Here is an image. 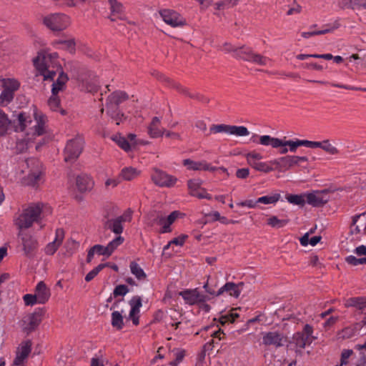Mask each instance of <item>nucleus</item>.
Returning a JSON list of instances; mask_svg holds the SVG:
<instances>
[{
  "label": "nucleus",
  "mask_w": 366,
  "mask_h": 366,
  "mask_svg": "<svg viewBox=\"0 0 366 366\" xmlns=\"http://www.w3.org/2000/svg\"><path fill=\"white\" fill-rule=\"evenodd\" d=\"M46 116L36 110L34 112L33 118L25 112L19 113L15 123V130L23 132L24 137L18 141V148L24 150L27 148L29 143L43 135L46 132Z\"/></svg>",
  "instance_id": "1"
},
{
  "label": "nucleus",
  "mask_w": 366,
  "mask_h": 366,
  "mask_svg": "<svg viewBox=\"0 0 366 366\" xmlns=\"http://www.w3.org/2000/svg\"><path fill=\"white\" fill-rule=\"evenodd\" d=\"M33 63L39 74L43 76L44 80L52 81L56 73L61 70L56 52L50 53L41 50L33 59Z\"/></svg>",
  "instance_id": "2"
},
{
  "label": "nucleus",
  "mask_w": 366,
  "mask_h": 366,
  "mask_svg": "<svg viewBox=\"0 0 366 366\" xmlns=\"http://www.w3.org/2000/svg\"><path fill=\"white\" fill-rule=\"evenodd\" d=\"M21 171L19 179L24 184L35 186L40 179L42 171L41 163L35 158L26 159L20 163Z\"/></svg>",
  "instance_id": "3"
},
{
  "label": "nucleus",
  "mask_w": 366,
  "mask_h": 366,
  "mask_svg": "<svg viewBox=\"0 0 366 366\" xmlns=\"http://www.w3.org/2000/svg\"><path fill=\"white\" fill-rule=\"evenodd\" d=\"M250 140L262 146H270L273 149H277L280 147H288L289 151L295 152L299 147L303 146L302 139L294 140H284L277 137H271L270 135L258 136L254 134Z\"/></svg>",
  "instance_id": "4"
},
{
  "label": "nucleus",
  "mask_w": 366,
  "mask_h": 366,
  "mask_svg": "<svg viewBox=\"0 0 366 366\" xmlns=\"http://www.w3.org/2000/svg\"><path fill=\"white\" fill-rule=\"evenodd\" d=\"M179 211H174L167 217L163 215L161 212H152L147 216L148 224L150 226L158 224L161 226L159 233L164 234L172 232L171 225L180 216Z\"/></svg>",
  "instance_id": "5"
},
{
  "label": "nucleus",
  "mask_w": 366,
  "mask_h": 366,
  "mask_svg": "<svg viewBox=\"0 0 366 366\" xmlns=\"http://www.w3.org/2000/svg\"><path fill=\"white\" fill-rule=\"evenodd\" d=\"M42 204H32L23 210L16 219V224L19 229L29 228L34 222H38L42 211Z\"/></svg>",
  "instance_id": "6"
},
{
  "label": "nucleus",
  "mask_w": 366,
  "mask_h": 366,
  "mask_svg": "<svg viewBox=\"0 0 366 366\" xmlns=\"http://www.w3.org/2000/svg\"><path fill=\"white\" fill-rule=\"evenodd\" d=\"M128 99V95L122 91H117L111 94L107 100L106 108L107 112L111 117L116 120V124L117 125L119 124V120L121 117H123L122 114L118 110L119 105L123 102L126 101Z\"/></svg>",
  "instance_id": "7"
},
{
  "label": "nucleus",
  "mask_w": 366,
  "mask_h": 366,
  "mask_svg": "<svg viewBox=\"0 0 366 366\" xmlns=\"http://www.w3.org/2000/svg\"><path fill=\"white\" fill-rule=\"evenodd\" d=\"M43 24L52 31H61L71 24L70 19L61 13L49 14L42 18Z\"/></svg>",
  "instance_id": "8"
},
{
  "label": "nucleus",
  "mask_w": 366,
  "mask_h": 366,
  "mask_svg": "<svg viewBox=\"0 0 366 366\" xmlns=\"http://www.w3.org/2000/svg\"><path fill=\"white\" fill-rule=\"evenodd\" d=\"M3 91L0 94V105L5 107L14 99V93L19 89L20 83L13 78H1Z\"/></svg>",
  "instance_id": "9"
},
{
  "label": "nucleus",
  "mask_w": 366,
  "mask_h": 366,
  "mask_svg": "<svg viewBox=\"0 0 366 366\" xmlns=\"http://www.w3.org/2000/svg\"><path fill=\"white\" fill-rule=\"evenodd\" d=\"M308 162L307 157L287 155L270 160V163L274 165V170L285 172L289 170L302 162Z\"/></svg>",
  "instance_id": "10"
},
{
  "label": "nucleus",
  "mask_w": 366,
  "mask_h": 366,
  "mask_svg": "<svg viewBox=\"0 0 366 366\" xmlns=\"http://www.w3.org/2000/svg\"><path fill=\"white\" fill-rule=\"evenodd\" d=\"M287 342V336L280 331H269L262 333V343L265 347L280 348Z\"/></svg>",
  "instance_id": "11"
},
{
  "label": "nucleus",
  "mask_w": 366,
  "mask_h": 366,
  "mask_svg": "<svg viewBox=\"0 0 366 366\" xmlns=\"http://www.w3.org/2000/svg\"><path fill=\"white\" fill-rule=\"evenodd\" d=\"M84 141L81 137H76L69 140L64 149L65 162H72L75 161L81 153Z\"/></svg>",
  "instance_id": "12"
},
{
  "label": "nucleus",
  "mask_w": 366,
  "mask_h": 366,
  "mask_svg": "<svg viewBox=\"0 0 366 366\" xmlns=\"http://www.w3.org/2000/svg\"><path fill=\"white\" fill-rule=\"evenodd\" d=\"M211 133H225L237 137H244L249 134L247 128L244 126L229 125L224 124H213L210 127Z\"/></svg>",
  "instance_id": "13"
},
{
  "label": "nucleus",
  "mask_w": 366,
  "mask_h": 366,
  "mask_svg": "<svg viewBox=\"0 0 366 366\" xmlns=\"http://www.w3.org/2000/svg\"><path fill=\"white\" fill-rule=\"evenodd\" d=\"M179 295L189 305H199L210 300L208 295L201 293L197 288L184 290L179 292Z\"/></svg>",
  "instance_id": "14"
},
{
  "label": "nucleus",
  "mask_w": 366,
  "mask_h": 366,
  "mask_svg": "<svg viewBox=\"0 0 366 366\" xmlns=\"http://www.w3.org/2000/svg\"><path fill=\"white\" fill-rule=\"evenodd\" d=\"M152 182L161 187H172L177 182V179L167 172L154 169L151 174Z\"/></svg>",
  "instance_id": "15"
},
{
  "label": "nucleus",
  "mask_w": 366,
  "mask_h": 366,
  "mask_svg": "<svg viewBox=\"0 0 366 366\" xmlns=\"http://www.w3.org/2000/svg\"><path fill=\"white\" fill-rule=\"evenodd\" d=\"M329 199L330 194L327 189L317 190L306 194L307 203L315 207L323 206Z\"/></svg>",
  "instance_id": "16"
},
{
  "label": "nucleus",
  "mask_w": 366,
  "mask_h": 366,
  "mask_svg": "<svg viewBox=\"0 0 366 366\" xmlns=\"http://www.w3.org/2000/svg\"><path fill=\"white\" fill-rule=\"evenodd\" d=\"M163 21L172 27L182 26L186 24V20L177 11L164 9L159 11Z\"/></svg>",
  "instance_id": "17"
},
{
  "label": "nucleus",
  "mask_w": 366,
  "mask_h": 366,
  "mask_svg": "<svg viewBox=\"0 0 366 366\" xmlns=\"http://www.w3.org/2000/svg\"><path fill=\"white\" fill-rule=\"evenodd\" d=\"M41 321V319L39 314L36 312L31 313L23 318L21 327L24 331L30 332L38 327Z\"/></svg>",
  "instance_id": "18"
},
{
  "label": "nucleus",
  "mask_w": 366,
  "mask_h": 366,
  "mask_svg": "<svg viewBox=\"0 0 366 366\" xmlns=\"http://www.w3.org/2000/svg\"><path fill=\"white\" fill-rule=\"evenodd\" d=\"M64 238V232L62 229H57L55 232L54 239L47 244L44 249V252L48 255L54 254L61 244Z\"/></svg>",
  "instance_id": "19"
},
{
  "label": "nucleus",
  "mask_w": 366,
  "mask_h": 366,
  "mask_svg": "<svg viewBox=\"0 0 366 366\" xmlns=\"http://www.w3.org/2000/svg\"><path fill=\"white\" fill-rule=\"evenodd\" d=\"M142 305V300L139 297H134L129 301L131 310L129 314V319L132 320L134 325H138L139 323V314Z\"/></svg>",
  "instance_id": "20"
},
{
  "label": "nucleus",
  "mask_w": 366,
  "mask_h": 366,
  "mask_svg": "<svg viewBox=\"0 0 366 366\" xmlns=\"http://www.w3.org/2000/svg\"><path fill=\"white\" fill-rule=\"evenodd\" d=\"M31 350V343L30 341L21 342L16 351V355L14 361L17 364L24 363V360L28 357Z\"/></svg>",
  "instance_id": "21"
},
{
  "label": "nucleus",
  "mask_w": 366,
  "mask_h": 366,
  "mask_svg": "<svg viewBox=\"0 0 366 366\" xmlns=\"http://www.w3.org/2000/svg\"><path fill=\"white\" fill-rule=\"evenodd\" d=\"M165 132V129L161 126V120L159 117H153L150 124L148 127V134L152 138L162 137Z\"/></svg>",
  "instance_id": "22"
},
{
  "label": "nucleus",
  "mask_w": 366,
  "mask_h": 366,
  "mask_svg": "<svg viewBox=\"0 0 366 366\" xmlns=\"http://www.w3.org/2000/svg\"><path fill=\"white\" fill-rule=\"evenodd\" d=\"M76 185L80 192H85L92 189L94 182L89 176L81 174L76 177Z\"/></svg>",
  "instance_id": "23"
},
{
  "label": "nucleus",
  "mask_w": 366,
  "mask_h": 366,
  "mask_svg": "<svg viewBox=\"0 0 366 366\" xmlns=\"http://www.w3.org/2000/svg\"><path fill=\"white\" fill-rule=\"evenodd\" d=\"M23 249L26 255H31L37 247L36 240L29 234H21Z\"/></svg>",
  "instance_id": "24"
},
{
  "label": "nucleus",
  "mask_w": 366,
  "mask_h": 366,
  "mask_svg": "<svg viewBox=\"0 0 366 366\" xmlns=\"http://www.w3.org/2000/svg\"><path fill=\"white\" fill-rule=\"evenodd\" d=\"M326 26V29L322 30H311L307 32H302L301 36L303 38L308 39L315 35H322L327 33H330L340 27V23L337 21H336L332 25H327Z\"/></svg>",
  "instance_id": "25"
},
{
  "label": "nucleus",
  "mask_w": 366,
  "mask_h": 366,
  "mask_svg": "<svg viewBox=\"0 0 366 366\" xmlns=\"http://www.w3.org/2000/svg\"><path fill=\"white\" fill-rule=\"evenodd\" d=\"M35 295L38 298V303L44 304L49 300L50 292L46 285L43 282H39L36 287Z\"/></svg>",
  "instance_id": "26"
},
{
  "label": "nucleus",
  "mask_w": 366,
  "mask_h": 366,
  "mask_svg": "<svg viewBox=\"0 0 366 366\" xmlns=\"http://www.w3.org/2000/svg\"><path fill=\"white\" fill-rule=\"evenodd\" d=\"M141 172L132 167H127L123 168L120 173L119 177L124 181H132L138 177Z\"/></svg>",
  "instance_id": "27"
},
{
  "label": "nucleus",
  "mask_w": 366,
  "mask_h": 366,
  "mask_svg": "<svg viewBox=\"0 0 366 366\" xmlns=\"http://www.w3.org/2000/svg\"><path fill=\"white\" fill-rule=\"evenodd\" d=\"M224 292H227L230 296L234 297H238L240 295V291L238 289V286L234 282L226 283L217 292L216 296H220Z\"/></svg>",
  "instance_id": "28"
},
{
  "label": "nucleus",
  "mask_w": 366,
  "mask_h": 366,
  "mask_svg": "<svg viewBox=\"0 0 366 366\" xmlns=\"http://www.w3.org/2000/svg\"><path fill=\"white\" fill-rule=\"evenodd\" d=\"M104 227L111 230L118 236L120 235L124 230L123 224L117 217L108 219L104 224Z\"/></svg>",
  "instance_id": "29"
},
{
  "label": "nucleus",
  "mask_w": 366,
  "mask_h": 366,
  "mask_svg": "<svg viewBox=\"0 0 366 366\" xmlns=\"http://www.w3.org/2000/svg\"><path fill=\"white\" fill-rule=\"evenodd\" d=\"M206 160L194 161L190 159H185L182 161V164L189 170L204 171Z\"/></svg>",
  "instance_id": "30"
},
{
  "label": "nucleus",
  "mask_w": 366,
  "mask_h": 366,
  "mask_svg": "<svg viewBox=\"0 0 366 366\" xmlns=\"http://www.w3.org/2000/svg\"><path fill=\"white\" fill-rule=\"evenodd\" d=\"M254 51L249 47L242 46L234 49L233 57L249 61Z\"/></svg>",
  "instance_id": "31"
},
{
  "label": "nucleus",
  "mask_w": 366,
  "mask_h": 366,
  "mask_svg": "<svg viewBox=\"0 0 366 366\" xmlns=\"http://www.w3.org/2000/svg\"><path fill=\"white\" fill-rule=\"evenodd\" d=\"M67 81V75L63 71H61L58 79L52 84L51 93L53 94H57L60 91L64 90Z\"/></svg>",
  "instance_id": "32"
},
{
  "label": "nucleus",
  "mask_w": 366,
  "mask_h": 366,
  "mask_svg": "<svg viewBox=\"0 0 366 366\" xmlns=\"http://www.w3.org/2000/svg\"><path fill=\"white\" fill-rule=\"evenodd\" d=\"M345 305L347 307H354L362 310L366 308V297H350L346 300Z\"/></svg>",
  "instance_id": "33"
},
{
  "label": "nucleus",
  "mask_w": 366,
  "mask_h": 366,
  "mask_svg": "<svg viewBox=\"0 0 366 366\" xmlns=\"http://www.w3.org/2000/svg\"><path fill=\"white\" fill-rule=\"evenodd\" d=\"M123 310L120 312L119 311H114L111 316V324L113 327L117 330H120L124 327Z\"/></svg>",
  "instance_id": "34"
},
{
  "label": "nucleus",
  "mask_w": 366,
  "mask_h": 366,
  "mask_svg": "<svg viewBox=\"0 0 366 366\" xmlns=\"http://www.w3.org/2000/svg\"><path fill=\"white\" fill-rule=\"evenodd\" d=\"M285 198L289 203L301 207H304L305 203H307L306 194H287Z\"/></svg>",
  "instance_id": "35"
},
{
  "label": "nucleus",
  "mask_w": 366,
  "mask_h": 366,
  "mask_svg": "<svg viewBox=\"0 0 366 366\" xmlns=\"http://www.w3.org/2000/svg\"><path fill=\"white\" fill-rule=\"evenodd\" d=\"M109 4V9L112 16H120L124 13V7L122 3L117 0H107Z\"/></svg>",
  "instance_id": "36"
},
{
  "label": "nucleus",
  "mask_w": 366,
  "mask_h": 366,
  "mask_svg": "<svg viewBox=\"0 0 366 366\" xmlns=\"http://www.w3.org/2000/svg\"><path fill=\"white\" fill-rule=\"evenodd\" d=\"M182 313L176 310H170L169 314V322H168L169 325L172 327H174V329L177 330L182 322L179 319L182 317Z\"/></svg>",
  "instance_id": "37"
},
{
  "label": "nucleus",
  "mask_w": 366,
  "mask_h": 366,
  "mask_svg": "<svg viewBox=\"0 0 366 366\" xmlns=\"http://www.w3.org/2000/svg\"><path fill=\"white\" fill-rule=\"evenodd\" d=\"M249 62L257 64L260 66H271L272 63L269 58L254 52L253 53L251 59H249Z\"/></svg>",
  "instance_id": "38"
},
{
  "label": "nucleus",
  "mask_w": 366,
  "mask_h": 366,
  "mask_svg": "<svg viewBox=\"0 0 366 366\" xmlns=\"http://www.w3.org/2000/svg\"><path fill=\"white\" fill-rule=\"evenodd\" d=\"M293 340L296 346L300 349H304L307 344H310L311 340L307 339L305 334L300 332H296L293 335Z\"/></svg>",
  "instance_id": "39"
},
{
  "label": "nucleus",
  "mask_w": 366,
  "mask_h": 366,
  "mask_svg": "<svg viewBox=\"0 0 366 366\" xmlns=\"http://www.w3.org/2000/svg\"><path fill=\"white\" fill-rule=\"evenodd\" d=\"M254 169L264 173H269L274 170V165L269 162H257L252 167Z\"/></svg>",
  "instance_id": "40"
},
{
  "label": "nucleus",
  "mask_w": 366,
  "mask_h": 366,
  "mask_svg": "<svg viewBox=\"0 0 366 366\" xmlns=\"http://www.w3.org/2000/svg\"><path fill=\"white\" fill-rule=\"evenodd\" d=\"M320 148L330 155H337L340 153L339 149L332 145L329 139L320 142Z\"/></svg>",
  "instance_id": "41"
},
{
  "label": "nucleus",
  "mask_w": 366,
  "mask_h": 366,
  "mask_svg": "<svg viewBox=\"0 0 366 366\" xmlns=\"http://www.w3.org/2000/svg\"><path fill=\"white\" fill-rule=\"evenodd\" d=\"M131 272L139 280L146 279V274L142 268L135 262H132L129 265Z\"/></svg>",
  "instance_id": "42"
},
{
  "label": "nucleus",
  "mask_w": 366,
  "mask_h": 366,
  "mask_svg": "<svg viewBox=\"0 0 366 366\" xmlns=\"http://www.w3.org/2000/svg\"><path fill=\"white\" fill-rule=\"evenodd\" d=\"M239 0H224L214 4L216 10H224L232 8L237 5Z\"/></svg>",
  "instance_id": "43"
},
{
  "label": "nucleus",
  "mask_w": 366,
  "mask_h": 366,
  "mask_svg": "<svg viewBox=\"0 0 366 366\" xmlns=\"http://www.w3.org/2000/svg\"><path fill=\"white\" fill-rule=\"evenodd\" d=\"M280 199V194L278 193H275L271 195H266L257 199V202L264 204H276Z\"/></svg>",
  "instance_id": "44"
},
{
  "label": "nucleus",
  "mask_w": 366,
  "mask_h": 366,
  "mask_svg": "<svg viewBox=\"0 0 366 366\" xmlns=\"http://www.w3.org/2000/svg\"><path fill=\"white\" fill-rule=\"evenodd\" d=\"M244 157L246 158L247 164L251 167L263 158L262 155L256 151H252L245 154Z\"/></svg>",
  "instance_id": "45"
},
{
  "label": "nucleus",
  "mask_w": 366,
  "mask_h": 366,
  "mask_svg": "<svg viewBox=\"0 0 366 366\" xmlns=\"http://www.w3.org/2000/svg\"><path fill=\"white\" fill-rule=\"evenodd\" d=\"M112 139L118 144L119 147H120L124 151L128 152L130 150V144L125 137L119 134H116L113 136Z\"/></svg>",
  "instance_id": "46"
},
{
  "label": "nucleus",
  "mask_w": 366,
  "mask_h": 366,
  "mask_svg": "<svg viewBox=\"0 0 366 366\" xmlns=\"http://www.w3.org/2000/svg\"><path fill=\"white\" fill-rule=\"evenodd\" d=\"M237 308L232 310L229 313L222 315L219 318V322L222 325H224L228 322H234V320L239 317V314L237 312Z\"/></svg>",
  "instance_id": "47"
},
{
  "label": "nucleus",
  "mask_w": 366,
  "mask_h": 366,
  "mask_svg": "<svg viewBox=\"0 0 366 366\" xmlns=\"http://www.w3.org/2000/svg\"><path fill=\"white\" fill-rule=\"evenodd\" d=\"M124 241V238L121 235L117 236L116 238L112 239L107 245V251H109L110 255L120 246Z\"/></svg>",
  "instance_id": "48"
},
{
  "label": "nucleus",
  "mask_w": 366,
  "mask_h": 366,
  "mask_svg": "<svg viewBox=\"0 0 366 366\" xmlns=\"http://www.w3.org/2000/svg\"><path fill=\"white\" fill-rule=\"evenodd\" d=\"M356 333V329L354 327L350 326L346 327L338 332V339H349L355 336Z\"/></svg>",
  "instance_id": "49"
},
{
  "label": "nucleus",
  "mask_w": 366,
  "mask_h": 366,
  "mask_svg": "<svg viewBox=\"0 0 366 366\" xmlns=\"http://www.w3.org/2000/svg\"><path fill=\"white\" fill-rule=\"evenodd\" d=\"M202 181L200 179H192L187 182L189 194L192 195L201 188Z\"/></svg>",
  "instance_id": "50"
},
{
  "label": "nucleus",
  "mask_w": 366,
  "mask_h": 366,
  "mask_svg": "<svg viewBox=\"0 0 366 366\" xmlns=\"http://www.w3.org/2000/svg\"><path fill=\"white\" fill-rule=\"evenodd\" d=\"M288 222L287 219H280L276 216H272L267 220V224L272 227L281 228Z\"/></svg>",
  "instance_id": "51"
},
{
  "label": "nucleus",
  "mask_w": 366,
  "mask_h": 366,
  "mask_svg": "<svg viewBox=\"0 0 366 366\" xmlns=\"http://www.w3.org/2000/svg\"><path fill=\"white\" fill-rule=\"evenodd\" d=\"M9 124L6 115L0 110V136L6 134Z\"/></svg>",
  "instance_id": "52"
},
{
  "label": "nucleus",
  "mask_w": 366,
  "mask_h": 366,
  "mask_svg": "<svg viewBox=\"0 0 366 366\" xmlns=\"http://www.w3.org/2000/svg\"><path fill=\"white\" fill-rule=\"evenodd\" d=\"M55 44H62L63 48L69 51L70 53H74L75 51V42L73 39L65 41H56Z\"/></svg>",
  "instance_id": "53"
},
{
  "label": "nucleus",
  "mask_w": 366,
  "mask_h": 366,
  "mask_svg": "<svg viewBox=\"0 0 366 366\" xmlns=\"http://www.w3.org/2000/svg\"><path fill=\"white\" fill-rule=\"evenodd\" d=\"M107 264H100L92 270H91L85 277V280L86 282H90L92 280L98 273L104 269Z\"/></svg>",
  "instance_id": "54"
},
{
  "label": "nucleus",
  "mask_w": 366,
  "mask_h": 366,
  "mask_svg": "<svg viewBox=\"0 0 366 366\" xmlns=\"http://www.w3.org/2000/svg\"><path fill=\"white\" fill-rule=\"evenodd\" d=\"M346 262L350 264L356 266L358 264H366V259L365 257L362 258H357L353 255H350L346 257Z\"/></svg>",
  "instance_id": "55"
},
{
  "label": "nucleus",
  "mask_w": 366,
  "mask_h": 366,
  "mask_svg": "<svg viewBox=\"0 0 366 366\" xmlns=\"http://www.w3.org/2000/svg\"><path fill=\"white\" fill-rule=\"evenodd\" d=\"M92 249L95 252V254H97L99 255H104V256H107V257L110 256L109 251H107V246L104 247L101 244H95L94 246H93L92 247Z\"/></svg>",
  "instance_id": "56"
},
{
  "label": "nucleus",
  "mask_w": 366,
  "mask_h": 366,
  "mask_svg": "<svg viewBox=\"0 0 366 366\" xmlns=\"http://www.w3.org/2000/svg\"><path fill=\"white\" fill-rule=\"evenodd\" d=\"M60 104L59 98L57 97V94H53L48 100V104L51 109L56 111Z\"/></svg>",
  "instance_id": "57"
},
{
  "label": "nucleus",
  "mask_w": 366,
  "mask_h": 366,
  "mask_svg": "<svg viewBox=\"0 0 366 366\" xmlns=\"http://www.w3.org/2000/svg\"><path fill=\"white\" fill-rule=\"evenodd\" d=\"M128 292L129 290L126 285H119L114 288L113 292V296L114 297L117 296H124Z\"/></svg>",
  "instance_id": "58"
},
{
  "label": "nucleus",
  "mask_w": 366,
  "mask_h": 366,
  "mask_svg": "<svg viewBox=\"0 0 366 366\" xmlns=\"http://www.w3.org/2000/svg\"><path fill=\"white\" fill-rule=\"evenodd\" d=\"M26 305H34L38 303V298L36 295L26 294L23 297Z\"/></svg>",
  "instance_id": "59"
},
{
  "label": "nucleus",
  "mask_w": 366,
  "mask_h": 366,
  "mask_svg": "<svg viewBox=\"0 0 366 366\" xmlns=\"http://www.w3.org/2000/svg\"><path fill=\"white\" fill-rule=\"evenodd\" d=\"M353 351L352 350H344L341 354L340 364L341 365H347L348 363V359L352 355Z\"/></svg>",
  "instance_id": "60"
},
{
  "label": "nucleus",
  "mask_w": 366,
  "mask_h": 366,
  "mask_svg": "<svg viewBox=\"0 0 366 366\" xmlns=\"http://www.w3.org/2000/svg\"><path fill=\"white\" fill-rule=\"evenodd\" d=\"M331 86H332L334 87L342 88V89H345L366 92V88H362V87H356V86L336 84V83H332Z\"/></svg>",
  "instance_id": "61"
},
{
  "label": "nucleus",
  "mask_w": 366,
  "mask_h": 366,
  "mask_svg": "<svg viewBox=\"0 0 366 366\" xmlns=\"http://www.w3.org/2000/svg\"><path fill=\"white\" fill-rule=\"evenodd\" d=\"M192 196L197 197L199 199H210L212 198L211 195L209 194H208L207 192V191L204 189L202 188V187L199 189L198 192H195Z\"/></svg>",
  "instance_id": "62"
},
{
  "label": "nucleus",
  "mask_w": 366,
  "mask_h": 366,
  "mask_svg": "<svg viewBox=\"0 0 366 366\" xmlns=\"http://www.w3.org/2000/svg\"><path fill=\"white\" fill-rule=\"evenodd\" d=\"M302 332L305 334V336L307 337V339L311 340V342L314 339L312 337L313 328L310 325H305Z\"/></svg>",
  "instance_id": "63"
},
{
  "label": "nucleus",
  "mask_w": 366,
  "mask_h": 366,
  "mask_svg": "<svg viewBox=\"0 0 366 366\" xmlns=\"http://www.w3.org/2000/svg\"><path fill=\"white\" fill-rule=\"evenodd\" d=\"M249 174V169L248 168L238 169L236 172V176L239 179H246Z\"/></svg>",
  "instance_id": "64"
}]
</instances>
